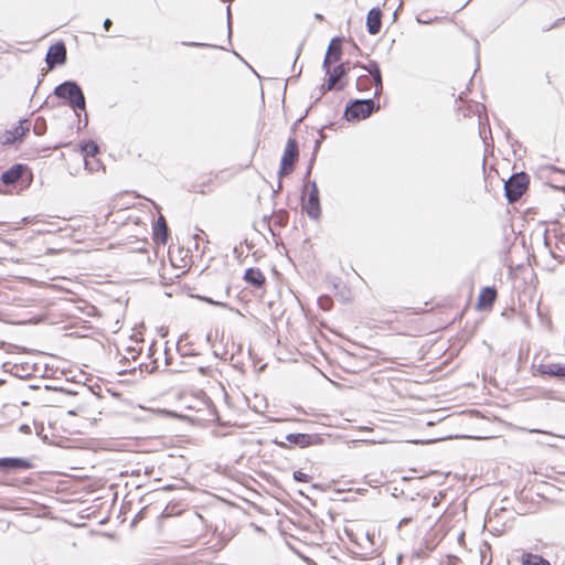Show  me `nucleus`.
Instances as JSON below:
<instances>
[{
	"instance_id": "28",
	"label": "nucleus",
	"mask_w": 565,
	"mask_h": 565,
	"mask_svg": "<svg viewBox=\"0 0 565 565\" xmlns=\"http://www.w3.org/2000/svg\"><path fill=\"white\" fill-rule=\"evenodd\" d=\"M181 342L182 339H180L178 342V351L180 352L181 355L191 356L196 354L190 347H188V344H182Z\"/></svg>"
},
{
	"instance_id": "22",
	"label": "nucleus",
	"mask_w": 565,
	"mask_h": 565,
	"mask_svg": "<svg viewBox=\"0 0 565 565\" xmlns=\"http://www.w3.org/2000/svg\"><path fill=\"white\" fill-rule=\"evenodd\" d=\"M348 74V67L345 63H341L337 65L331 74H329L330 78H333L334 83H340L341 79Z\"/></svg>"
},
{
	"instance_id": "45",
	"label": "nucleus",
	"mask_w": 565,
	"mask_h": 565,
	"mask_svg": "<svg viewBox=\"0 0 565 565\" xmlns=\"http://www.w3.org/2000/svg\"><path fill=\"white\" fill-rule=\"evenodd\" d=\"M138 366L140 370H142L143 363H139Z\"/></svg>"
},
{
	"instance_id": "46",
	"label": "nucleus",
	"mask_w": 565,
	"mask_h": 565,
	"mask_svg": "<svg viewBox=\"0 0 565 565\" xmlns=\"http://www.w3.org/2000/svg\"><path fill=\"white\" fill-rule=\"evenodd\" d=\"M141 514H142V511H140V512L138 513V515L136 516V519H137V518H141Z\"/></svg>"
},
{
	"instance_id": "20",
	"label": "nucleus",
	"mask_w": 565,
	"mask_h": 565,
	"mask_svg": "<svg viewBox=\"0 0 565 565\" xmlns=\"http://www.w3.org/2000/svg\"><path fill=\"white\" fill-rule=\"evenodd\" d=\"M81 151H82L84 158L94 157L95 154L98 153L99 148L95 141L88 140V141H85L82 143Z\"/></svg>"
},
{
	"instance_id": "33",
	"label": "nucleus",
	"mask_w": 565,
	"mask_h": 565,
	"mask_svg": "<svg viewBox=\"0 0 565 565\" xmlns=\"http://www.w3.org/2000/svg\"><path fill=\"white\" fill-rule=\"evenodd\" d=\"M204 301H206L207 303H212V305H215L217 307H226V303L225 302H221V301H214L212 298H207V297H204L202 298Z\"/></svg>"
},
{
	"instance_id": "6",
	"label": "nucleus",
	"mask_w": 565,
	"mask_h": 565,
	"mask_svg": "<svg viewBox=\"0 0 565 565\" xmlns=\"http://www.w3.org/2000/svg\"><path fill=\"white\" fill-rule=\"evenodd\" d=\"M308 196L302 199V210L311 220H319L321 216V205L319 190L315 181L309 182Z\"/></svg>"
},
{
	"instance_id": "1",
	"label": "nucleus",
	"mask_w": 565,
	"mask_h": 565,
	"mask_svg": "<svg viewBox=\"0 0 565 565\" xmlns=\"http://www.w3.org/2000/svg\"><path fill=\"white\" fill-rule=\"evenodd\" d=\"M53 94L74 110H85L86 99L82 87L75 81H65L54 88Z\"/></svg>"
},
{
	"instance_id": "13",
	"label": "nucleus",
	"mask_w": 565,
	"mask_h": 565,
	"mask_svg": "<svg viewBox=\"0 0 565 565\" xmlns=\"http://www.w3.org/2000/svg\"><path fill=\"white\" fill-rule=\"evenodd\" d=\"M537 372L542 375L565 380V365L561 363L540 364L537 366Z\"/></svg>"
},
{
	"instance_id": "47",
	"label": "nucleus",
	"mask_w": 565,
	"mask_h": 565,
	"mask_svg": "<svg viewBox=\"0 0 565 565\" xmlns=\"http://www.w3.org/2000/svg\"><path fill=\"white\" fill-rule=\"evenodd\" d=\"M3 383H4V381H3V380H0V385H2Z\"/></svg>"
},
{
	"instance_id": "7",
	"label": "nucleus",
	"mask_w": 565,
	"mask_h": 565,
	"mask_svg": "<svg viewBox=\"0 0 565 565\" xmlns=\"http://www.w3.org/2000/svg\"><path fill=\"white\" fill-rule=\"evenodd\" d=\"M67 58L66 46L60 41L52 44L46 53L45 62L49 68L65 64Z\"/></svg>"
},
{
	"instance_id": "17",
	"label": "nucleus",
	"mask_w": 565,
	"mask_h": 565,
	"mask_svg": "<svg viewBox=\"0 0 565 565\" xmlns=\"http://www.w3.org/2000/svg\"><path fill=\"white\" fill-rule=\"evenodd\" d=\"M345 87V83H334L333 78L328 76L327 82L319 87V95L316 98V103L329 90H342Z\"/></svg>"
},
{
	"instance_id": "2",
	"label": "nucleus",
	"mask_w": 565,
	"mask_h": 565,
	"mask_svg": "<svg viewBox=\"0 0 565 565\" xmlns=\"http://www.w3.org/2000/svg\"><path fill=\"white\" fill-rule=\"evenodd\" d=\"M379 109L380 105L373 98L353 99L345 106L343 116L348 121H360Z\"/></svg>"
},
{
	"instance_id": "3",
	"label": "nucleus",
	"mask_w": 565,
	"mask_h": 565,
	"mask_svg": "<svg viewBox=\"0 0 565 565\" xmlns=\"http://www.w3.org/2000/svg\"><path fill=\"white\" fill-rule=\"evenodd\" d=\"M33 178L31 169L28 164L15 163L8 170L2 172L0 180L4 185H19L24 183L26 186L31 183Z\"/></svg>"
},
{
	"instance_id": "12",
	"label": "nucleus",
	"mask_w": 565,
	"mask_h": 565,
	"mask_svg": "<svg viewBox=\"0 0 565 565\" xmlns=\"http://www.w3.org/2000/svg\"><path fill=\"white\" fill-rule=\"evenodd\" d=\"M243 279L247 285L254 288H262L265 285L266 278L263 271L256 267H249L245 270Z\"/></svg>"
},
{
	"instance_id": "27",
	"label": "nucleus",
	"mask_w": 565,
	"mask_h": 565,
	"mask_svg": "<svg viewBox=\"0 0 565 565\" xmlns=\"http://www.w3.org/2000/svg\"><path fill=\"white\" fill-rule=\"evenodd\" d=\"M321 139H317L316 142H315V148H313V152H312V156L310 158V161H309V164H308V168H307V172H306V177H309L311 171H312V167H313V163L316 161V154L320 148V145H321Z\"/></svg>"
},
{
	"instance_id": "41",
	"label": "nucleus",
	"mask_w": 565,
	"mask_h": 565,
	"mask_svg": "<svg viewBox=\"0 0 565 565\" xmlns=\"http://www.w3.org/2000/svg\"><path fill=\"white\" fill-rule=\"evenodd\" d=\"M315 18H316L317 20H322V19H323L322 14H320V13H316V14H315Z\"/></svg>"
},
{
	"instance_id": "18",
	"label": "nucleus",
	"mask_w": 565,
	"mask_h": 565,
	"mask_svg": "<svg viewBox=\"0 0 565 565\" xmlns=\"http://www.w3.org/2000/svg\"><path fill=\"white\" fill-rule=\"evenodd\" d=\"M354 66L360 67L363 71H365L366 72L365 75H369V77H371V78H373V76L382 73L379 63L373 60L369 61L367 64H362V63L358 62Z\"/></svg>"
},
{
	"instance_id": "36",
	"label": "nucleus",
	"mask_w": 565,
	"mask_h": 565,
	"mask_svg": "<svg viewBox=\"0 0 565 565\" xmlns=\"http://www.w3.org/2000/svg\"><path fill=\"white\" fill-rule=\"evenodd\" d=\"M110 25H111V20H110V19H108V18H107V19H105V21H104V23H103V26H104L105 31H108V30H109V28H110Z\"/></svg>"
},
{
	"instance_id": "24",
	"label": "nucleus",
	"mask_w": 565,
	"mask_h": 565,
	"mask_svg": "<svg viewBox=\"0 0 565 565\" xmlns=\"http://www.w3.org/2000/svg\"><path fill=\"white\" fill-rule=\"evenodd\" d=\"M370 86H371V79L369 77V75H361L358 77L356 79V83H355V87L359 92H365V90H369L370 89Z\"/></svg>"
},
{
	"instance_id": "26",
	"label": "nucleus",
	"mask_w": 565,
	"mask_h": 565,
	"mask_svg": "<svg viewBox=\"0 0 565 565\" xmlns=\"http://www.w3.org/2000/svg\"><path fill=\"white\" fill-rule=\"evenodd\" d=\"M318 305L322 310L328 311L332 308L333 301L330 296L323 295L318 298Z\"/></svg>"
},
{
	"instance_id": "38",
	"label": "nucleus",
	"mask_w": 565,
	"mask_h": 565,
	"mask_svg": "<svg viewBox=\"0 0 565 565\" xmlns=\"http://www.w3.org/2000/svg\"><path fill=\"white\" fill-rule=\"evenodd\" d=\"M300 52H301V45H299V46H298V49H297V53H296V58H295V61H297V60H298V57H299V55H300ZM295 65H296V62H294V66H295Z\"/></svg>"
},
{
	"instance_id": "21",
	"label": "nucleus",
	"mask_w": 565,
	"mask_h": 565,
	"mask_svg": "<svg viewBox=\"0 0 565 565\" xmlns=\"http://www.w3.org/2000/svg\"><path fill=\"white\" fill-rule=\"evenodd\" d=\"M522 565H550V563L540 555L526 553L523 555Z\"/></svg>"
},
{
	"instance_id": "19",
	"label": "nucleus",
	"mask_w": 565,
	"mask_h": 565,
	"mask_svg": "<svg viewBox=\"0 0 565 565\" xmlns=\"http://www.w3.org/2000/svg\"><path fill=\"white\" fill-rule=\"evenodd\" d=\"M141 345L138 341H136L135 345H130L126 348V353L122 355L121 362H130L136 361L141 352Z\"/></svg>"
},
{
	"instance_id": "35",
	"label": "nucleus",
	"mask_w": 565,
	"mask_h": 565,
	"mask_svg": "<svg viewBox=\"0 0 565 565\" xmlns=\"http://www.w3.org/2000/svg\"><path fill=\"white\" fill-rule=\"evenodd\" d=\"M227 29H228V36L232 34V26H231V7L228 6L227 9Z\"/></svg>"
},
{
	"instance_id": "9",
	"label": "nucleus",
	"mask_w": 565,
	"mask_h": 565,
	"mask_svg": "<svg viewBox=\"0 0 565 565\" xmlns=\"http://www.w3.org/2000/svg\"><path fill=\"white\" fill-rule=\"evenodd\" d=\"M28 120H20L19 125L14 126L12 129L6 130L0 135V145L1 146H10L17 141H21L23 136L30 130V125L24 126Z\"/></svg>"
},
{
	"instance_id": "5",
	"label": "nucleus",
	"mask_w": 565,
	"mask_h": 565,
	"mask_svg": "<svg viewBox=\"0 0 565 565\" xmlns=\"http://www.w3.org/2000/svg\"><path fill=\"white\" fill-rule=\"evenodd\" d=\"M299 158L298 142L294 137L288 138L281 160L280 168L278 171L279 178H284L291 173L295 169V164Z\"/></svg>"
},
{
	"instance_id": "10",
	"label": "nucleus",
	"mask_w": 565,
	"mask_h": 565,
	"mask_svg": "<svg viewBox=\"0 0 565 565\" xmlns=\"http://www.w3.org/2000/svg\"><path fill=\"white\" fill-rule=\"evenodd\" d=\"M32 467V463L25 459L20 457H3L0 458V470L4 472H17L21 470H26Z\"/></svg>"
},
{
	"instance_id": "32",
	"label": "nucleus",
	"mask_w": 565,
	"mask_h": 565,
	"mask_svg": "<svg viewBox=\"0 0 565 565\" xmlns=\"http://www.w3.org/2000/svg\"><path fill=\"white\" fill-rule=\"evenodd\" d=\"M333 61L331 60V57L329 55H326L324 56V60H323V63H322V68L323 71L326 72V74L329 76V74H331V63Z\"/></svg>"
},
{
	"instance_id": "40",
	"label": "nucleus",
	"mask_w": 565,
	"mask_h": 565,
	"mask_svg": "<svg viewBox=\"0 0 565 565\" xmlns=\"http://www.w3.org/2000/svg\"><path fill=\"white\" fill-rule=\"evenodd\" d=\"M409 521H411V519L405 518V519L401 520L399 524H405V523H408Z\"/></svg>"
},
{
	"instance_id": "11",
	"label": "nucleus",
	"mask_w": 565,
	"mask_h": 565,
	"mask_svg": "<svg viewBox=\"0 0 565 565\" xmlns=\"http://www.w3.org/2000/svg\"><path fill=\"white\" fill-rule=\"evenodd\" d=\"M382 28V11L380 8H372L366 15V30L371 35L380 33Z\"/></svg>"
},
{
	"instance_id": "37",
	"label": "nucleus",
	"mask_w": 565,
	"mask_h": 565,
	"mask_svg": "<svg viewBox=\"0 0 565 565\" xmlns=\"http://www.w3.org/2000/svg\"><path fill=\"white\" fill-rule=\"evenodd\" d=\"M275 444L280 447V448H287L288 446L286 445V443L284 441H278V440H275Z\"/></svg>"
},
{
	"instance_id": "15",
	"label": "nucleus",
	"mask_w": 565,
	"mask_h": 565,
	"mask_svg": "<svg viewBox=\"0 0 565 565\" xmlns=\"http://www.w3.org/2000/svg\"><path fill=\"white\" fill-rule=\"evenodd\" d=\"M497 299V290L494 287H484L478 298L480 308L491 307Z\"/></svg>"
},
{
	"instance_id": "43",
	"label": "nucleus",
	"mask_w": 565,
	"mask_h": 565,
	"mask_svg": "<svg viewBox=\"0 0 565 565\" xmlns=\"http://www.w3.org/2000/svg\"><path fill=\"white\" fill-rule=\"evenodd\" d=\"M88 124V119H87V115L85 116V120H84V126H87Z\"/></svg>"
},
{
	"instance_id": "25",
	"label": "nucleus",
	"mask_w": 565,
	"mask_h": 565,
	"mask_svg": "<svg viewBox=\"0 0 565 565\" xmlns=\"http://www.w3.org/2000/svg\"><path fill=\"white\" fill-rule=\"evenodd\" d=\"M372 83H373V85L375 87V90H374V94H373V99H375V98L380 97L382 92H383L382 73L379 74V75L373 76Z\"/></svg>"
},
{
	"instance_id": "8",
	"label": "nucleus",
	"mask_w": 565,
	"mask_h": 565,
	"mask_svg": "<svg viewBox=\"0 0 565 565\" xmlns=\"http://www.w3.org/2000/svg\"><path fill=\"white\" fill-rule=\"evenodd\" d=\"M285 439L299 448H307L310 446L320 445L323 441V438L318 434L302 433L287 434Z\"/></svg>"
},
{
	"instance_id": "34",
	"label": "nucleus",
	"mask_w": 565,
	"mask_h": 565,
	"mask_svg": "<svg viewBox=\"0 0 565 565\" xmlns=\"http://www.w3.org/2000/svg\"><path fill=\"white\" fill-rule=\"evenodd\" d=\"M19 431L22 433V434H31V426L28 425V424H22L20 425L19 427Z\"/></svg>"
},
{
	"instance_id": "4",
	"label": "nucleus",
	"mask_w": 565,
	"mask_h": 565,
	"mask_svg": "<svg viewBox=\"0 0 565 565\" xmlns=\"http://www.w3.org/2000/svg\"><path fill=\"white\" fill-rule=\"evenodd\" d=\"M530 178L525 172L512 174L504 182V194L509 203L516 202L527 189Z\"/></svg>"
},
{
	"instance_id": "30",
	"label": "nucleus",
	"mask_w": 565,
	"mask_h": 565,
	"mask_svg": "<svg viewBox=\"0 0 565 565\" xmlns=\"http://www.w3.org/2000/svg\"><path fill=\"white\" fill-rule=\"evenodd\" d=\"M274 224L277 226H285L287 224V214L286 213H279L274 217Z\"/></svg>"
},
{
	"instance_id": "23",
	"label": "nucleus",
	"mask_w": 565,
	"mask_h": 565,
	"mask_svg": "<svg viewBox=\"0 0 565 565\" xmlns=\"http://www.w3.org/2000/svg\"><path fill=\"white\" fill-rule=\"evenodd\" d=\"M46 121L43 117H38L34 120L33 132L36 136H43L46 132Z\"/></svg>"
},
{
	"instance_id": "31",
	"label": "nucleus",
	"mask_w": 565,
	"mask_h": 565,
	"mask_svg": "<svg viewBox=\"0 0 565 565\" xmlns=\"http://www.w3.org/2000/svg\"><path fill=\"white\" fill-rule=\"evenodd\" d=\"M182 45L191 46V47H218V49H222L221 46L211 45V44L201 43V42H182Z\"/></svg>"
},
{
	"instance_id": "44",
	"label": "nucleus",
	"mask_w": 565,
	"mask_h": 565,
	"mask_svg": "<svg viewBox=\"0 0 565 565\" xmlns=\"http://www.w3.org/2000/svg\"><path fill=\"white\" fill-rule=\"evenodd\" d=\"M281 189V182H278V189L276 191H279Z\"/></svg>"
},
{
	"instance_id": "14",
	"label": "nucleus",
	"mask_w": 565,
	"mask_h": 565,
	"mask_svg": "<svg viewBox=\"0 0 565 565\" xmlns=\"http://www.w3.org/2000/svg\"><path fill=\"white\" fill-rule=\"evenodd\" d=\"M153 238L156 242L166 245L169 238V228L163 215H160L153 226Z\"/></svg>"
},
{
	"instance_id": "29",
	"label": "nucleus",
	"mask_w": 565,
	"mask_h": 565,
	"mask_svg": "<svg viewBox=\"0 0 565 565\" xmlns=\"http://www.w3.org/2000/svg\"><path fill=\"white\" fill-rule=\"evenodd\" d=\"M292 478L297 482H309L312 479L311 476H309L300 470L294 471Z\"/></svg>"
},
{
	"instance_id": "16",
	"label": "nucleus",
	"mask_w": 565,
	"mask_h": 565,
	"mask_svg": "<svg viewBox=\"0 0 565 565\" xmlns=\"http://www.w3.org/2000/svg\"><path fill=\"white\" fill-rule=\"evenodd\" d=\"M342 39L333 38L328 46L327 54L331 57L333 62H338L342 55Z\"/></svg>"
},
{
	"instance_id": "42",
	"label": "nucleus",
	"mask_w": 565,
	"mask_h": 565,
	"mask_svg": "<svg viewBox=\"0 0 565 565\" xmlns=\"http://www.w3.org/2000/svg\"><path fill=\"white\" fill-rule=\"evenodd\" d=\"M564 20H565V17H564V18H562V19H558V20L555 22V25H557V24H558V22L564 21Z\"/></svg>"
},
{
	"instance_id": "39",
	"label": "nucleus",
	"mask_w": 565,
	"mask_h": 565,
	"mask_svg": "<svg viewBox=\"0 0 565 565\" xmlns=\"http://www.w3.org/2000/svg\"><path fill=\"white\" fill-rule=\"evenodd\" d=\"M326 138V135L323 134L322 130H319V139H321V141Z\"/></svg>"
}]
</instances>
